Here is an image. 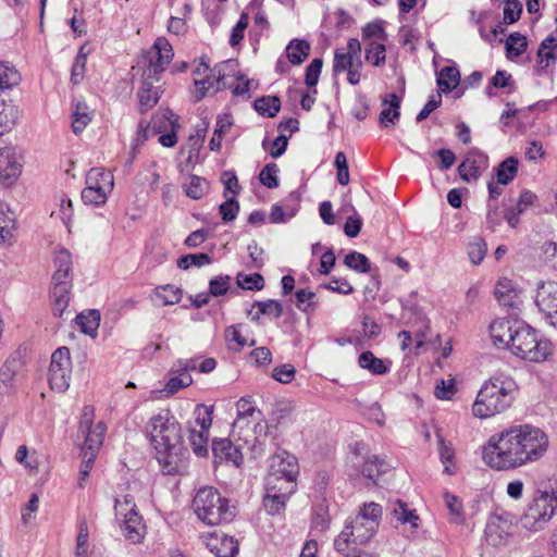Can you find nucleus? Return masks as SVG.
<instances>
[{
	"mask_svg": "<svg viewBox=\"0 0 557 557\" xmlns=\"http://www.w3.org/2000/svg\"><path fill=\"white\" fill-rule=\"evenodd\" d=\"M149 444L164 474L183 473L186 468L183 429L170 409L152 416L145 428Z\"/></svg>",
	"mask_w": 557,
	"mask_h": 557,
	"instance_id": "2",
	"label": "nucleus"
},
{
	"mask_svg": "<svg viewBox=\"0 0 557 557\" xmlns=\"http://www.w3.org/2000/svg\"><path fill=\"white\" fill-rule=\"evenodd\" d=\"M557 509V490H537L536 496L522 516V524L530 531H540Z\"/></svg>",
	"mask_w": 557,
	"mask_h": 557,
	"instance_id": "7",
	"label": "nucleus"
},
{
	"mask_svg": "<svg viewBox=\"0 0 557 557\" xmlns=\"http://www.w3.org/2000/svg\"><path fill=\"white\" fill-rule=\"evenodd\" d=\"M492 88H507V94H513L516 86L511 74L507 71L498 70L490 79V84L485 89L486 96H493Z\"/></svg>",
	"mask_w": 557,
	"mask_h": 557,
	"instance_id": "48",
	"label": "nucleus"
},
{
	"mask_svg": "<svg viewBox=\"0 0 557 557\" xmlns=\"http://www.w3.org/2000/svg\"><path fill=\"white\" fill-rule=\"evenodd\" d=\"M193 383L191 375L184 373L180 368L175 370V375L171 376L165 385L169 394H174L178 389L189 386Z\"/></svg>",
	"mask_w": 557,
	"mask_h": 557,
	"instance_id": "64",
	"label": "nucleus"
},
{
	"mask_svg": "<svg viewBox=\"0 0 557 557\" xmlns=\"http://www.w3.org/2000/svg\"><path fill=\"white\" fill-rule=\"evenodd\" d=\"M92 114L88 106L84 101H78L75 104L72 114V129L75 134H79L91 122Z\"/></svg>",
	"mask_w": 557,
	"mask_h": 557,
	"instance_id": "44",
	"label": "nucleus"
},
{
	"mask_svg": "<svg viewBox=\"0 0 557 557\" xmlns=\"http://www.w3.org/2000/svg\"><path fill=\"white\" fill-rule=\"evenodd\" d=\"M506 53L508 58H517L524 53L528 47L527 37L520 33H511L506 40Z\"/></svg>",
	"mask_w": 557,
	"mask_h": 557,
	"instance_id": "56",
	"label": "nucleus"
},
{
	"mask_svg": "<svg viewBox=\"0 0 557 557\" xmlns=\"http://www.w3.org/2000/svg\"><path fill=\"white\" fill-rule=\"evenodd\" d=\"M152 133L160 134L175 124H180L178 116L169 108L159 109L151 117Z\"/></svg>",
	"mask_w": 557,
	"mask_h": 557,
	"instance_id": "38",
	"label": "nucleus"
},
{
	"mask_svg": "<svg viewBox=\"0 0 557 557\" xmlns=\"http://www.w3.org/2000/svg\"><path fill=\"white\" fill-rule=\"evenodd\" d=\"M535 305L544 319L553 326H557V283L542 282L537 285Z\"/></svg>",
	"mask_w": 557,
	"mask_h": 557,
	"instance_id": "11",
	"label": "nucleus"
},
{
	"mask_svg": "<svg viewBox=\"0 0 557 557\" xmlns=\"http://www.w3.org/2000/svg\"><path fill=\"white\" fill-rule=\"evenodd\" d=\"M294 406L288 401L277 403L270 412L267 424V433L271 430H278L292 421Z\"/></svg>",
	"mask_w": 557,
	"mask_h": 557,
	"instance_id": "29",
	"label": "nucleus"
},
{
	"mask_svg": "<svg viewBox=\"0 0 557 557\" xmlns=\"http://www.w3.org/2000/svg\"><path fill=\"white\" fill-rule=\"evenodd\" d=\"M120 517H123L121 530L125 540L132 544L141 543L146 536L147 528L138 511L132 507L127 509V513Z\"/></svg>",
	"mask_w": 557,
	"mask_h": 557,
	"instance_id": "15",
	"label": "nucleus"
},
{
	"mask_svg": "<svg viewBox=\"0 0 557 557\" xmlns=\"http://www.w3.org/2000/svg\"><path fill=\"white\" fill-rule=\"evenodd\" d=\"M102 187L86 185L82 190V200L85 205L99 207L107 202L108 194L113 189V175H104Z\"/></svg>",
	"mask_w": 557,
	"mask_h": 557,
	"instance_id": "23",
	"label": "nucleus"
},
{
	"mask_svg": "<svg viewBox=\"0 0 557 557\" xmlns=\"http://www.w3.org/2000/svg\"><path fill=\"white\" fill-rule=\"evenodd\" d=\"M487 165V156L479 149L473 148L468 152L466 159L458 166V173L462 181L469 183L471 181H476Z\"/></svg>",
	"mask_w": 557,
	"mask_h": 557,
	"instance_id": "14",
	"label": "nucleus"
},
{
	"mask_svg": "<svg viewBox=\"0 0 557 557\" xmlns=\"http://www.w3.org/2000/svg\"><path fill=\"white\" fill-rule=\"evenodd\" d=\"M443 497L449 511L450 522L458 525L463 524L466 519L463 513L462 502L456 495H453L447 492L444 493Z\"/></svg>",
	"mask_w": 557,
	"mask_h": 557,
	"instance_id": "52",
	"label": "nucleus"
},
{
	"mask_svg": "<svg viewBox=\"0 0 557 557\" xmlns=\"http://www.w3.org/2000/svg\"><path fill=\"white\" fill-rule=\"evenodd\" d=\"M71 373L70 349L65 346L59 347L51 355L48 372L50 387L57 392H65L70 387Z\"/></svg>",
	"mask_w": 557,
	"mask_h": 557,
	"instance_id": "10",
	"label": "nucleus"
},
{
	"mask_svg": "<svg viewBox=\"0 0 557 557\" xmlns=\"http://www.w3.org/2000/svg\"><path fill=\"white\" fill-rule=\"evenodd\" d=\"M535 65V74L539 76L547 74L548 67L557 61V42L555 37H546L540 45Z\"/></svg>",
	"mask_w": 557,
	"mask_h": 557,
	"instance_id": "21",
	"label": "nucleus"
},
{
	"mask_svg": "<svg viewBox=\"0 0 557 557\" xmlns=\"http://www.w3.org/2000/svg\"><path fill=\"white\" fill-rule=\"evenodd\" d=\"M357 534L347 525H344L342 532L334 539L335 553L343 557H354L359 553V548L366 545L363 541H359Z\"/></svg>",
	"mask_w": 557,
	"mask_h": 557,
	"instance_id": "22",
	"label": "nucleus"
},
{
	"mask_svg": "<svg viewBox=\"0 0 557 557\" xmlns=\"http://www.w3.org/2000/svg\"><path fill=\"white\" fill-rule=\"evenodd\" d=\"M253 108L260 115L273 117L281 109V100L277 96H262L255 100Z\"/></svg>",
	"mask_w": 557,
	"mask_h": 557,
	"instance_id": "46",
	"label": "nucleus"
},
{
	"mask_svg": "<svg viewBox=\"0 0 557 557\" xmlns=\"http://www.w3.org/2000/svg\"><path fill=\"white\" fill-rule=\"evenodd\" d=\"M309 53L310 44L306 39H292L285 48L286 59L294 66L302 64Z\"/></svg>",
	"mask_w": 557,
	"mask_h": 557,
	"instance_id": "32",
	"label": "nucleus"
},
{
	"mask_svg": "<svg viewBox=\"0 0 557 557\" xmlns=\"http://www.w3.org/2000/svg\"><path fill=\"white\" fill-rule=\"evenodd\" d=\"M201 540L206 547L216 557H235L238 554V541L224 532H208L201 535Z\"/></svg>",
	"mask_w": 557,
	"mask_h": 557,
	"instance_id": "13",
	"label": "nucleus"
},
{
	"mask_svg": "<svg viewBox=\"0 0 557 557\" xmlns=\"http://www.w3.org/2000/svg\"><path fill=\"white\" fill-rule=\"evenodd\" d=\"M438 92L449 94L460 84V72L457 66H445L437 75Z\"/></svg>",
	"mask_w": 557,
	"mask_h": 557,
	"instance_id": "37",
	"label": "nucleus"
},
{
	"mask_svg": "<svg viewBox=\"0 0 557 557\" xmlns=\"http://www.w3.org/2000/svg\"><path fill=\"white\" fill-rule=\"evenodd\" d=\"M193 76L197 101L203 99L208 92L215 94L219 90L226 89L225 78L228 75L223 74L218 66L211 70L205 55L199 59L198 65L193 71Z\"/></svg>",
	"mask_w": 557,
	"mask_h": 557,
	"instance_id": "9",
	"label": "nucleus"
},
{
	"mask_svg": "<svg viewBox=\"0 0 557 557\" xmlns=\"http://www.w3.org/2000/svg\"><path fill=\"white\" fill-rule=\"evenodd\" d=\"M495 173L497 177V184H509L518 173V159L515 157L506 158L497 165Z\"/></svg>",
	"mask_w": 557,
	"mask_h": 557,
	"instance_id": "41",
	"label": "nucleus"
},
{
	"mask_svg": "<svg viewBox=\"0 0 557 557\" xmlns=\"http://www.w3.org/2000/svg\"><path fill=\"white\" fill-rule=\"evenodd\" d=\"M518 385L512 376L499 374L486 380L472 406L473 414L487 419L507 410L516 399Z\"/></svg>",
	"mask_w": 557,
	"mask_h": 557,
	"instance_id": "3",
	"label": "nucleus"
},
{
	"mask_svg": "<svg viewBox=\"0 0 557 557\" xmlns=\"http://www.w3.org/2000/svg\"><path fill=\"white\" fill-rule=\"evenodd\" d=\"M383 515L382 506L376 503H366L363 504L358 511V517L363 518L367 521L373 522L374 525L380 527L381 519Z\"/></svg>",
	"mask_w": 557,
	"mask_h": 557,
	"instance_id": "61",
	"label": "nucleus"
},
{
	"mask_svg": "<svg viewBox=\"0 0 557 557\" xmlns=\"http://www.w3.org/2000/svg\"><path fill=\"white\" fill-rule=\"evenodd\" d=\"M438 440V454L442 463L444 465V472L451 475L455 473V451L450 445H447L442 436Z\"/></svg>",
	"mask_w": 557,
	"mask_h": 557,
	"instance_id": "58",
	"label": "nucleus"
},
{
	"mask_svg": "<svg viewBox=\"0 0 557 557\" xmlns=\"http://www.w3.org/2000/svg\"><path fill=\"white\" fill-rule=\"evenodd\" d=\"M208 440L209 432L191 430L189 433V442L193 450L199 457H203L208 454Z\"/></svg>",
	"mask_w": 557,
	"mask_h": 557,
	"instance_id": "60",
	"label": "nucleus"
},
{
	"mask_svg": "<svg viewBox=\"0 0 557 557\" xmlns=\"http://www.w3.org/2000/svg\"><path fill=\"white\" fill-rule=\"evenodd\" d=\"M209 183L206 178L190 175L189 182L183 185L186 196L190 199H201L209 190Z\"/></svg>",
	"mask_w": 557,
	"mask_h": 557,
	"instance_id": "49",
	"label": "nucleus"
},
{
	"mask_svg": "<svg viewBox=\"0 0 557 557\" xmlns=\"http://www.w3.org/2000/svg\"><path fill=\"white\" fill-rule=\"evenodd\" d=\"M18 121L17 107L0 98V137L11 132Z\"/></svg>",
	"mask_w": 557,
	"mask_h": 557,
	"instance_id": "33",
	"label": "nucleus"
},
{
	"mask_svg": "<svg viewBox=\"0 0 557 557\" xmlns=\"http://www.w3.org/2000/svg\"><path fill=\"white\" fill-rule=\"evenodd\" d=\"M54 264L57 267L53 275L52 281L53 284L57 283H72V258L71 253L65 249H60L57 251L54 257Z\"/></svg>",
	"mask_w": 557,
	"mask_h": 557,
	"instance_id": "31",
	"label": "nucleus"
},
{
	"mask_svg": "<svg viewBox=\"0 0 557 557\" xmlns=\"http://www.w3.org/2000/svg\"><path fill=\"white\" fill-rule=\"evenodd\" d=\"M344 263L357 273H368L371 264L368 257L358 251H350L344 258Z\"/></svg>",
	"mask_w": 557,
	"mask_h": 557,
	"instance_id": "57",
	"label": "nucleus"
},
{
	"mask_svg": "<svg viewBox=\"0 0 557 557\" xmlns=\"http://www.w3.org/2000/svg\"><path fill=\"white\" fill-rule=\"evenodd\" d=\"M548 447V435L542 429L515 424L492 434L481 447V457L495 471H511L537 462Z\"/></svg>",
	"mask_w": 557,
	"mask_h": 557,
	"instance_id": "1",
	"label": "nucleus"
},
{
	"mask_svg": "<svg viewBox=\"0 0 557 557\" xmlns=\"http://www.w3.org/2000/svg\"><path fill=\"white\" fill-rule=\"evenodd\" d=\"M283 314V306L276 299H268L264 301H253L250 309L247 310V317L253 322H259L262 315L281 318Z\"/></svg>",
	"mask_w": 557,
	"mask_h": 557,
	"instance_id": "26",
	"label": "nucleus"
},
{
	"mask_svg": "<svg viewBox=\"0 0 557 557\" xmlns=\"http://www.w3.org/2000/svg\"><path fill=\"white\" fill-rule=\"evenodd\" d=\"M256 419L249 417H236L232 424V435L237 436L239 441L248 444L252 441L251 436L247 434V431L251 426H256Z\"/></svg>",
	"mask_w": 557,
	"mask_h": 557,
	"instance_id": "54",
	"label": "nucleus"
},
{
	"mask_svg": "<svg viewBox=\"0 0 557 557\" xmlns=\"http://www.w3.org/2000/svg\"><path fill=\"white\" fill-rule=\"evenodd\" d=\"M385 459L376 455L369 457L362 466V475L372 482H376L384 472Z\"/></svg>",
	"mask_w": 557,
	"mask_h": 557,
	"instance_id": "55",
	"label": "nucleus"
},
{
	"mask_svg": "<svg viewBox=\"0 0 557 557\" xmlns=\"http://www.w3.org/2000/svg\"><path fill=\"white\" fill-rule=\"evenodd\" d=\"M191 509L198 520L209 527L230 523L235 517L230 499L213 486H203L196 492Z\"/></svg>",
	"mask_w": 557,
	"mask_h": 557,
	"instance_id": "4",
	"label": "nucleus"
},
{
	"mask_svg": "<svg viewBox=\"0 0 557 557\" xmlns=\"http://www.w3.org/2000/svg\"><path fill=\"white\" fill-rule=\"evenodd\" d=\"M212 454L219 462L233 463L236 467L243 465L244 458L240 449L228 438H214Z\"/></svg>",
	"mask_w": 557,
	"mask_h": 557,
	"instance_id": "17",
	"label": "nucleus"
},
{
	"mask_svg": "<svg viewBox=\"0 0 557 557\" xmlns=\"http://www.w3.org/2000/svg\"><path fill=\"white\" fill-rule=\"evenodd\" d=\"M358 364L373 375H384L389 371L391 361L377 358L372 351L368 350L359 356Z\"/></svg>",
	"mask_w": 557,
	"mask_h": 557,
	"instance_id": "35",
	"label": "nucleus"
},
{
	"mask_svg": "<svg viewBox=\"0 0 557 557\" xmlns=\"http://www.w3.org/2000/svg\"><path fill=\"white\" fill-rule=\"evenodd\" d=\"M71 288V282L53 284L51 290L52 311L53 314L60 319L63 318L70 305Z\"/></svg>",
	"mask_w": 557,
	"mask_h": 557,
	"instance_id": "28",
	"label": "nucleus"
},
{
	"mask_svg": "<svg viewBox=\"0 0 557 557\" xmlns=\"http://www.w3.org/2000/svg\"><path fill=\"white\" fill-rule=\"evenodd\" d=\"M400 102L401 98L395 92L383 98V109L379 115V123L381 126L389 127L397 123L400 117Z\"/></svg>",
	"mask_w": 557,
	"mask_h": 557,
	"instance_id": "25",
	"label": "nucleus"
},
{
	"mask_svg": "<svg viewBox=\"0 0 557 557\" xmlns=\"http://www.w3.org/2000/svg\"><path fill=\"white\" fill-rule=\"evenodd\" d=\"M173 57L174 52L170 41L165 37H158L152 47L141 54L137 67L148 78H160Z\"/></svg>",
	"mask_w": 557,
	"mask_h": 557,
	"instance_id": "8",
	"label": "nucleus"
},
{
	"mask_svg": "<svg viewBox=\"0 0 557 557\" xmlns=\"http://www.w3.org/2000/svg\"><path fill=\"white\" fill-rule=\"evenodd\" d=\"M287 476L268 473L265 476V491L290 497L297 491V479L293 471H287Z\"/></svg>",
	"mask_w": 557,
	"mask_h": 557,
	"instance_id": "18",
	"label": "nucleus"
},
{
	"mask_svg": "<svg viewBox=\"0 0 557 557\" xmlns=\"http://www.w3.org/2000/svg\"><path fill=\"white\" fill-rule=\"evenodd\" d=\"M345 525L351 529V531L357 534V539L363 541L364 544L369 543L379 530V527L374 525L373 522L367 521L358 516L352 520H347Z\"/></svg>",
	"mask_w": 557,
	"mask_h": 557,
	"instance_id": "36",
	"label": "nucleus"
},
{
	"mask_svg": "<svg viewBox=\"0 0 557 557\" xmlns=\"http://www.w3.org/2000/svg\"><path fill=\"white\" fill-rule=\"evenodd\" d=\"M520 321H510L506 319L494 320L490 325L491 339L495 347L509 349L513 342V331L517 330Z\"/></svg>",
	"mask_w": 557,
	"mask_h": 557,
	"instance_id": "16",
	"label": "nucleus"
},
{
	"mask_svg": "<svg viewBox=\"0 0 557 557\" xmlns=\"http://www.w3.org/2000/svg\"><path fill=\"white\" fill-rule=\"evenodd\" d=\"M236 284L239 288L252 292H259L264 288L265 282L260 273L246 274L238 272L236 274Z\"/></svg>",
	"mask_w": 557,
	"mask_h": 557,
	"instance_id": "51",
	"label": "nucleus"
},
{
	"mask_svg": "<svg viewBox=\"0 0 557 557\" xmlns=\"http://www.w3.org/2000/svg\"><path fill=\"white\" fill-rule=\"evenodd\" d=\"M361 36L367 45L370 41L385 42L387 40V34L384 28V22L382 20H375L367 23L361 28Z\"/></svg>",
	"mask_w": 557,
	"mask_h": 557,
	"instance_id": "45",
	"label": "nucleus"
},
{
	"mask_svg": "<svg viewBox=\"0 0 557 557\" xmlns=\"http://www.w3.org/2000/svg\"><path fill=\"white\" fill-rule=\"evenodd\" d=\"M278 166L275 163H268L259 173V182L261 185L269 189L276 188L278 186Z\"/></svg>",
	"mask_w": 557,
	"mask_h": 557,
	"instance_id": "62",
	"label": "nucleus"
},
{
	"mask_svg": "<svg viewBox=\"0 0 557 557\" xmlns=\"http://www.w3.org/2000/svg\"><path fill=\"white\" fill-rule=\"evenodd\" d=\"M494 294L503 307L518 308L521 304L519 290L509 278L504 277L497 281Z\"/></svg>",
	"mask_w": 557,
	"mask_h": 557,
	"instance_id": "24",
	"label": "nucleus"
},
{
	"mask_svg": "<svg viewBox=\"0 0 557 557\" xmlns=\"http://www.w3.org/2000/svg\"><path fill=\"white\" fill-rule=\"evenodd\" d=\"M364 60L374 67L383 66L386 63L385 42H368L364 49Z\"/></svg>",
	"mask_w": 557,
	"mask_h": 557,
	"instance_id": "40",
	"label": "nucleus"
},
{
	"mask_svg": "<svg viewBox=\"0 0 557 557\" xmlns=\"http://www.w3.org/2000/svg\"><path fill=\"white\" fill-rule=\"evenodd\" d=\"M244 329H247L244 323L232 324L225 329L224 337L228 350L240 352L246 346H253L256 344L253 338L248 341L244 336Z\"/></svg>",
	"mask_w": 557,
	"mask_h": 557,
	"instance_id": "27",
	"label": "nucleus"
},
{
	"mask_svg": "<svg viewBox=\"0 0 557 557\" xmlns=\"http://www.w3.org/2000/svg\"><path fill=\"white\" fill-rule=\"evenodd\" d=\"M211 262H212V258L210 257V255H208L206 252L189 253V255L180 257V259L177 260V267L181 270H187L193 265L200 268L203 265H208Z\"/></svg>",
	"mask_w": 557,
	"mask_h": 557,
	"instance_id": "59",
	"label": "nucleus"
},
{
	"mask_svg": "<svg viewBox=\"0 0 557 557\" xmlns=\"http://www.w3.org/2000/svg\"><path fill=\"white\" fill-rule=\"evenodd\" d=\"M85 435V441L82 446V454L92 453L97 456L98 450L102 446L106 426L102 422L97 423L90 429L81 430Z\"/></svg>",
	"mask_w": 557,
	"mask_h": 557,
	"instance_id": "30",
	"label": "nucleus"
},
{
	"mask_svg": "<svg viewBox=\"0 0 557 557\" xmlns=\"http://www.w3.org/2000/svg\"><path fill=\"white\" fill-rule=\"evenodd\" d=\"M100 322V312L96 309L81 312L76 315V323L81 331L90 336H95Z\"/></svg>",
	"mask_w": 557,
	"mask_h": 557,
	"instance_id": "42",
	"label": "nucleus"
},
{
	"mask_svg": "<svg viewBox=\"0 0 557 557\" xmlns=\"http://www.w3.org/2000/svg\"><path fill=\"white\" fill-rule=\"evenodd\" d=\"M23 170L22 156L14 147L0 148V185L10 187L16 183Z\"/></svg>",
	"mask_w": 557,
	"mask_h": 557,
	"instance_id": "12",
	"label": "nucleus"
},
{
	"mask_svg": "<svg viewBox=\"0 0 557 557\" xmlns=\"http://www.w3.org/2000/svg\"><path fill=\"white\" fill-rule=\"evenodd\" d=\"M143 83L137 91L138 97V110L140 113H146L152 109L160 100L162 90L160 87L152 85L153 82H158L159 78H148L141 74Z\"/></svg>",
	"mask_w": 557,
	"mask_h": 557,
	"instance_id": "20",
	"label": "nucleus"
},
{
	"mask_svg": "<svg viewBox=\"0 0 557 557\" xmlns=\"http://www.w3.org/2000/svg\"><path fill=\"white\" fill-rule=\"evenodd\" d=\"M21 82L22 75L14 65L0 61V95L17 87Z\"/></svg>",
	"mask_w": 557,
	"mask_h": 557,
	"instance_id": "34",
	"label": "nucleus"
},
{
	"mask_svg": "<svg viewBox=\"0 0 557 557\" xmlns=\"http://www.w3.org/2000/svg\"><path fill=\"white\" fill-rule=\"evenodd\" d=\"M287 471H293L295 478L299 475V465L295 455L289 451L277 448L274 455L270 458L269 472L278 475L287 476Z\"/></svg>",
	"mask_w": 557,
	"mask_h": 557,
	"instance_id": "19",
	"label": "nucleus"
},
{
	"mask_svg": "<svg viewBox=\"0 0 557 557\" xmlns=\"http://www.w3.org/2000/svg\"><path fill=\"white\" fill-rule=\"evenodd\" d=\"M89 51L86 50V44L83 45L74 59L71 69V82L73 85H78L83 82L86 72L87 57Z\"/></svg>",
	"mask_w": 557,
	"mask_h": 557,
	"instance_id": "50",
	"label": "nucleus"
},
{
	"mask_svg": "<svg viewBox=\"0 0 557 557\" xmlns=\"http://www.w3.org/2000/svg\"><path fill=\"white\" fill-rule=\"evenodd\" d=\"M290 497L283 496L275 493L265 494L262 499L263 508L265 512L270 516H278L282 515L286 508V504Z\"/></svg>",
	"mask_w": 557,
	"mask_h": 557,
	"instance_id": "47",
	"label": "nucleus"
},
{
	"mask_svg": "<svg viewBox=\"0 0 557 557\" xmlns=\"http://www.w3.org/2000/svg\"><path fill=\"white\" fill-rule=\"evenodd\" d=\"M361 52V44L357 38H349L346 49H335L332 65L333 76L335 77L346 73L347 82L350 85H359L362 78L361 71L363 67Z\"/></svg>",
	"mask_w": 557,
	"mask_h": 557,
	"instance_id": "6",
	"label": "nucleus"
},
{
	"mask_svg": "<svg viewBox=\"0 0 557 557\" xmlns=\"http://www.w3.org/2000/svg\"><path fill=\"white\" fill-rule=\"evenodd\" d=\"M336 168V180L339 185L347 186L349 184V168L347 157L344 151H338L334 159Z\"/></svg>",
	"mask_w": 557,
	"mask_h": 557,
	"instance_id": "63",
	"label": "nucleus"
},
{
	"mask_svg": "<svg viewBox=\"0 0 557 557\" xmlns=\"http://www.w3.org/2000/svg\"><path fill=\"white\" fill-rule=\"evenodd\" d=\"M392 515L401 524L409 523L412 529L418 528L419 517L414 510L408 509L406 503L397 500L392 510Z\"/></svg>",
	"mask_w": 557,
	"mask_h": 557,
	"instance_id": "53",
	"label": "nucleus"
},
{
	"mask_svg": "<svg viewBox=\"0 0 557 557\" xmlns=\"http://www.w3.org/2000/svg\"><path fill=\"white\" fill-rule=\"evenodd\" d=\"M156 301L161 306L176 305L182 300V289L174 285L157 287L153 293Z\"/></svg>",
	"mask_w": 557,
	"mask_h": 557,
	"instance_id": "39",
	"label": "nucleus"
},
{
	"mask_svg": "<svg viewBox=\"0 0 557 557\" xmlns=\"http://www.w3.org/2000/svg\"><path fill=\"white\" fill-rule=\"evenodd\" d=\"M15 228L16 221L13 214L0 202V244L11 243Z\"/></svg>",
	"mask_w": 557,
	"mask_h": 557,
	"instance_id": "43",
	"label": "nucleus"
},
{
	"mask_svg": "<svg viewBox=\"0 0 557 557\" xmlns=\"http://www.w3.org/2000/svg\"><path fill=\"white\" fill-rule=\"evenodd\" d=\"M510 351L513 356L530 362H543L552 355V344L530 325L520 322L513 331Z\"/></svg>",
	"mask_w": 557,
	"mask_h": 557,
	"instance_id": "5",
	"label": "nucleus"
}]
</instances>
